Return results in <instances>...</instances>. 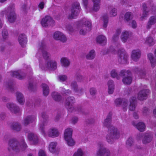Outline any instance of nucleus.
I'll return each mask as SVG.
<instances>
[{
	"mask_svg": "<svg viewBox=\"0 0 156 156\" xmlns=\"http://www.w3.org/2000/svg\"><path fill=\"white\" fill-rule=\"evenodd\" d=\"M112 114H109L104 121V126L108 128V133L106 136L107 141L109 143H112L114 140L118 139L120 136V133L117 128L111 125Z\"/></svg>",
	"mask_w": 156,
	"mask_h": 156,
	"instance_id": "f257e3e1",
	"label": "nucleus"
},
{
	"mask_svg": "<svg viewBox=\"0 0 156 156\" xmlns=\"http://www.w3.org/2000/svg\"><path fill=\"white\" fill-rule=\"evenodd\" d=\"M9 150L12 149L16 152L23 151L27 147V145L24 142L23 140L20 143L15 139H11L9 140Z\"/></svg>",
	"mask_w": 156,
	"mask_h": 156,
	"instance_id": "f03ea898",
	"label": "nucleus"
},
{
	"mask_svg": "<svg viewBox=\"0 0 156 156\" xmlns=\"http://www.w3.org/2000/svg\"><path fill=\"white\" fill-rule=\"evenodd\" d=\"M6 13L8 21L11 23L14 22L16 19V16L14 12V6L13 5L11 7H9L7 9V10L2 11L0 13L1 16H3L4 14Z\"/></svg>",
	"mask_w": 156,
	"mask_h": 156,
	"instance_id": "7ed1b4c3",
	"label": "nucleus"
},
{
	"mask_svg": "<svg viewBox=\"0 0 156 156\" xmlns=\"http://www.w3.org/2000/svg\"><path fill=\"white\" fill-rule=\"evenodd\" d=\"M79 25L80 28V33L81 34H85L87 31L91 29V23L85 18L80 21Z\"/></svg>",
	"mask_w": 156,
	"mask_h": 156,
	"instance_id": "20e7f679",
	"label": "nucleus"
},
{
	"mask_svg": "<svg viewBox=\"0 0 156 156\" xmlns=\"http://www.w3.org/2000/svg\"><path fill=\"white\" fill-rule=\"evenodd\" d=\"M40 120L39 124V129L41 131L42 134L44 136H46L44 131V126H46L48 123L47 120V116L44 112L42 113L39 117Z\"/></svg>",
	"mask_w": 156,
	"mask_h": 156,
	"instance_id": "39448f33",
	"label": "nucleus"
},
{
	"mask_svg": "<svg viewBox=\"0 0 156 156\" xmlns=\"http://www.w3.org/2000/svg\"><path fill=\"white\" fill-rule=\"evenodd\" d=\"M73 130L68 128L65 129L64 133V138L67 144L69 146H72L75 144V142L72 137Z\"/></svg>",
	"mask_w": 156,
	"mask_h": 156,
	"instance_id": "423d86ee",
	"label": "nucleus"
},
{
	"mask_svg": "<svg viewBox=\"0 0 156 156\" xmlns=\"http://www.w3.org/2000/svg\"><path fill=\"white\" fill-rule=\"evenodd\" d=\"M80 10V3L78 2H76L73 5L71 10V13L68 16L69 19L75 18L79 14Z\"/></svg>",
	"mask_w": 156,
	"mask_h": 156,
	"instance_id": "0eeeda50",
	"label": "nucleus"
},
{
	"mask_svg": "<svg viewBox=\"0 0 156 156\" xmlns=\"http://www.w3.org/2000/svg\"><path fill=\"white\" fill-rule=\"evenodd\" d=\"M97 156H111L109 151L106 148L104 144L99 143L98 144V150L96 153Z\"/></svg>",
	"mask_w": 156,
	"mask_h": 156,
	"instance_id": "6e6552de",
	"label": "nucleus"
},
{
	"mask_svg": "<svg viewBox=\"0 0 156 156\" xmlns=\"http://www.w3.org/2000/svg\"><path fill=\"white\" fill-rule=\"evenodd\" d=\"M118 59L119 62L121 64L127 63L128 55L124 49H119L117 52Z\"/></svg>",
	"mask_w": 156,
	"mask_h": 156,
	"instance_id": "1a4fd4ad",
	"label": "nucleus"
},
{
	"mask_svg": "<svg viewBox=\"0 0 156 156\" xmlns=\"http://www.w3.org/2000/svg\"><path fill=\"white\" fill-rule=\"evenodd\" d=\"M57 64L55 60H49L46 63L44 66H43L41 64L40 65V67L44 70H55L57 67Z\"/></svg>",
	"mask_w": 156,
	"mask_h": 156,
	"instance_id": "9d476101",
	"label": "nucleus"
},
{
	"mask_svg": "<svg viewBox=\"0 0 156 156\" xmlns=\"http://www.w3.org/2000/svg\"><path fill=\"white\" fill-rule=\"evenodd\" d=\"M120 74L121 76H124L122 79V82L124 84H129L131 83L132 78L129 71L122 70L120 72Z\"/></svg>",
	"mask_w": 156,
	"mask_h": 156,
	"instance_id": "9b49d317",
	"label": "nucleus"
},
{
	"mask_svg": "<svg viewBox=\"0 0 156 156\" xmlns=\"http://www.w3.org/2000/svg\"><path fill=\"white\" fill-rule=\"evenodd\" d=\"M143 137L142 142L143 143L146 144L150 142L152 139V134L150 133H147L144 135L139 134L137 135L136 138L137 140H140L141 137Z\"/></svg>",
	"mask_w": 156,
	"mask_h": 156,
	"instance_id": "f8f14e48",
	"label": "nucleus"
},
{
	"mask_svg": "<svg viewBox=\"0 0 156 156\" xmlns=\"http://www.w3.org/2000/svg\"><path fill=\"white\" fill-rule=\"evenodd\" d=\"M42 53L43 57L44 59H46L49 58L50 55L46 51L45 44L44 43H42L38 50V52L37 53V57L40 56Z\"/></svg>",
	"mask_w": 156,
	"mask_h": 156,
	"instance_id": "ddd939ff",
	"label": "nucleus"
},
{
	"mask_svg": "<svg viewBox=\"0 0 156 156\" xmlns=\"http://www.w3.org/2000/svg\"><path fill=\"white\" fill-rule=\"evenodd\" d=\"M41 23L43 26H53L55 25V22L52 18L49 16H46L42 20Z\"/></svg>",
	"mask_w": 156,
	"mask_h": 156,
	"instance_id": "4468645a",
	"label": "nucleus"
},
{
	"mask_svg": "<svg viewBox=\"0 0 156 156\" xmlns=\"http://www.w3.org/2000/svg\"><path fill=\"white\" fill-rule=\"evenodd\" d=\"M115 105L117 106H122L124 111L127 110L128 103V101L126 99L124 98H118L115 100Z\"/></svg>",
	"mask_w": 156,
	"mask_h": 156,
	"instance_id": "2eb2a0df",
	"label": "nucleus"
},
{
	"mask_svg": "<svg viewBox=\"0 0 156 156\" xmlns=\"http://www.w3.org/2000/svg\"><path fill=\"white\" fill-rule=\"evenodd\" d=\"M6 107L11 112L15 114L20 113L21 111L19 107L13 103H7Z\"/></svg>",
	"mask_w": 156,
	"mask_h": 156,
	"instance_id": "dca6fc26",
	"label": "nucleus"
},
{
	"mask_svg": "<svg viewBox=\"0 0 156 156\" xmlns=\"http://www.w3.org/2000/svg\"><path fill=\"white\" fill-rule=\"evenodd\" d=\"M93 4V5L92 8L89 9V12L93 11L94 12H98L101 6V0H91Z\"/></svg>",
	"mask_w": 156,
	"mask_h": 156,
	"instance_id": "f3484780",
	"label": "nucleus"
},
{
	"mask_svg": "<svg viewBox=\"0 0 156 156\" xmlns=\"http://www.w3.org/2000/svg\"><path fill=\"white\" fill-rule=\"evenodd\" d=\"M28 138L29 140L34 144H37L40 141L39 136L36 134L32 133H30L28 134Z\"/></svg>",
	"mask_w": 156,
	"mask_h": 156,
	"instance_id": "a211bd4d",
	"label": "nucleus"
},
{
	"mask_svg": "<svg viewBox=\"0 0 156 156\" xmlns=\"http://www.w3.org/2000/svg\"><path fill=\"white\" fill-rule=\"evenodd\" d=\"M59 133L58 129L54 127L50 128L47 132V134L50 137L54 138L58 136Z\"/></svg>",
	"mask_w": 156,
	"mask_h": 156,
	"instance_id": "6ab92c4d",
	"label": "nucleus"
},
{
	"mask_svg": "<svg viewBox=\"0 0 156 156\" xmlns=\"http://www.w3.org/2000/svg\"><path fill=\"white\" fill-rule=\"evenodd\" d=\"M150 93V90L148 89L143 90L140 91L138 94L137 98L140 100L146 99L147 96Z\"/></svg>",
	"mask_w": 156,
	"mask_h": 156,
	"instance_id": "aec40b11",
	"label": "nucleus"
},
{
	"mask_svg": "<svg viewBox=\"0 0 156 156\" xmlns=\"http://www.w3.org/2000/svg\"><path fill=\"white\" fill-rule=\"evenodd\" d=\"M53 37L56 40H60L63 42H66L67 40L65 35L59 31H56L54 33Z\"/></svg>",
	"mask_w": 156,
	"mask_h": 156,
	"instance_id": "412c9836",
	"label": "nucleus"
},
{
	"mask_svg": "<svg viewBox=\"0 0 156 156\" xmlns=\"http://www.w3.org/2000/svg\"><path fill=\"white\" fill-rule=\"evenodd\" d=\"M75 99L73 97H71L68 98L66 101V106L69 111L72 112L71 109L73 108V105Z\"/></svg>",
	"mask_w": 156,
	"mask_h": 156,
	"instance_id": "4be33fe9",
	"label": "nucleus"
},
{
	"mask_svg": "<svg viewBox=\"0 0 156 156\" xmlns=\"http://www.w3.org/2000/svg\"><path fill=\"white\" fill-rule=\"evenodd\" d=\"M141 52L139 50H134L132 52L131 57L132 59L135 61H137L140 58Z\"/></svg>",
	"mask_w": 156,
	"mask_h": 156,
	"instance_id": "5701e85b",
	"label": "nucleus"
},
{
	"mask_svg": "<svg viewBox=\"0 0 156 156\" xmlns=\"http://www.w3.org/2000/svg\"><path fill=\"white\" fill-rule=\"evenodd\" d=\"M36 119V115H35L30 116H28L24 119L23 124L25 125L26 126L30 123L34 122Z\"/></svg>",
	"mask_w": 156,
	"mask_h": 156,
	"instance_id": "b1692460",
	"label": "nucleus"
},
{
	"mask_svg": "<svg viewBox=\"0 0 156 156\" xmlns=\"http://www.w3.org/2000/svg\"><path fill=\"white\" fill-rule=\"evenodd\" d=\"M10 73L12 76L20 80L23 79L25 76V74L20 70L11 72Z\"/></svg>",
	"mask_w": 156,
	"mask_h": 156,
	"instance_id": "393cba45",
	"label": "nucleus"
},
{
	"mask_svg": "<svg viewBox=\"0 0 156 156\" xmlns=\"http://www.w3.org/2000/svg\"><path fill=\"white\" fill-rule=\"evenodd\" d=\"M20 45L24 47L27 43V38L25 35L21 34L19 37L18 39Z\"/></svg>",
	"mask_w": 156,
	"mask_h": 156,
	"instance_id": "a878e982",
	"label": "nucleus"
},
{
	"mask_svg": "<svg viewBox=\"0 0 156 156\" xmlns=\"http://www.w3.org/2000/svg\"><path fill=\"white\" fill-rule=\"evenodd\" d=\"M108 93L109 94H112L115 89L114 82L112 80H109L108 82Z\"/></svg>",
	"mask_w": 156,
	"mask_h": 156,
	"instance_id": "bb28decb",
	"label": "nucleus"
},
{
	"mask_svg": "<svg viewBox=\"0 0 156 156\" xmlns=\"http://www.w3.org/2000/svg\"><path fill=\"white\" fill-rule=\"evenodd\" d=\"M144 44L149 46H153L155 44V41L153 38L151 37H148L145 39Z\"/></svg>",
	"mask_w": 156,
	"mask_h": 156,
	"instance_id": "cd10ccee",
	"label": "nucleus"
},
{
	"mask_svg": "<svg viewBox=\"0 0 156 156\" xmlns=\"http://www.w3.org/2000/svg\"><path fill=\"white\" fill-rule=\"evenodd\" d=\"M16 96L18 102L20 104H23L25 101L23 95L21 93L17 92L16 93Z\"/></svg>",
	"mask_w": 156,
	"mask_h": 156,
	"instance_id": "c85d7f7f",
	"label": "nucleus"
},
{
	"mask_svg": "<svg viewBox=\"0 0 156 156\" xmlns=\"http://www.w3.org/2000/svg\"><path fill=\"white\" fill-rule=\"evenodd\" d=\"M131 34V33L128 31H123L121 36V38L122 41L124 42H126L130 35Z\"/></svg>",
	"mask_w": 156,
	"mask_h": 156,
	"instance_id": "c756f323",
	"label": "nucleus"
},
{
	"mask_svg": "<svg viewBox=\"0 0 156 156\" xmlns=\"http://www.w3.org/2000/svg\"><path fill=\"white\" fill-rule=\"evenodd\" d=\"M156 22V19L154 16L151 17L147 23L146 27L147 29H149L152 25L154 24Z\"/></svg>",
	"mask_w": 156,
	"mask_h": 156,
	"instance_id": "7c9ffc66",
	"label": "nucleus"
},
{
	"mask_svg": "<svg viewBox=\"0 0 156 156\" xmlns=\"http://www.w3.org/2000/svg\"><path fill=\"white\" fill-rule=\"evenodd\" d=\"M136 98L135 97H133L130 99V104L129 109L130 110H134L136 107Z\"/></svg>",
	"mask_w": 156,
	"mask_h": 156,
	"instance_id": "2f4dec72",
	"label": "nucleus"
},
{
	"mask_svg": "<svg viewBox=\"0 0 156 156\" xmlns=\"http://www.w3.org/2000/svg\"><path fill=\"white\" fill-rule=\"evenodd\" d=\"M96 41L99 44L104 45L106 42V38L104 36L100 35L97 37Z\"/></svg>",
	"mask_w": 156,
	"mask_h": 156,
	"instance_id": "473e14b6",
	"label": "nucleus"
},
{
	"mask_svg": "<svg viewBox=\"0 0 156 156\" xmlns=\"http://www.w3.org/2000/svg\"><path fill=\"white\" fill-rule=\"evenodd\" d=\"M57 143L56 142H51L49 144L48 148L50 151L53 153H55L56 150Z\"/></svg>",
	"mask_w": 156,
	"mask_h": 156,
	"instance_id": "72a5a7b5",
	"label": "nucleus"
},
{
	"mask_svg": "<svg viewBox=\"0 0 156 156\" xmlns=\"http://www.w3.org/2000/svg\"><path fill=\"white\" fill-rule=\"evenodd\" d=\"M143 12L142 16L141 17V20L145 19V18L148 15V11L147 8V6L146 4H144L143 5Z\"/></svg>",
	"mask_w": 156,
	"mask_h": 156,
	"instance_id": "f704fd0d",
	"label": "nucleus"
},
{
	"mask_svg": "<svg viewBox=\"0 0 156 156\" xmlns=\"http://www.w3.org/2000/svg\"><path fill=\"white\" fill-rule=\"evenodd\" d=\"M61 63L62 66L64 67H67L70 64L69 60L65 57H63L61 59Z\"/></svg>",
	"mask_w": 156,
	"mask_h": 156,
	"instance_id": "c9c22d12",
	"label": "nucleus"
},
{
	"mask_svg": "<svg viewBox=\"0 0 156 156\" xmlns=\"http://www.w3.org/2000/svg\"><path fill=\"white\" fill-rule=\"evenodd\" d=\"M133 125L134 126H136L137 129L139 131L143 132L145 130V126L144 123L142 122H139L136 125L135 124H133Z\"/></svg>",
	"mask_w": 156,
	"mask_h": 156,
	"instance_id": "e433bc0d",
	"label": "nucleus"
},
{
	"mask_svg": "<svg viewBox=\"0 0 156 156\" xmlns=\"http://www.w3.org/2000/svg\"><path fill=\"white\" fill-rule=\"evenodd\" d=\"M95 55V51L93 50H92L87 54L86 56V58L87 59L91 60L94 58Z\"/></svg>",
	"mask_w": 156,
	"mask_h": 156,
	"instance_id": "4c0bfd02",
	"label": "nucleus"
},
{
	"mask_svg": "<svg viewBox=\"0 0 156 156\" xmlns=\"http://www.w3.org/2000/svg\"><path fill=\"white\" fill-rule=\"evenodd\" d=\"M43 88V94L44 96H47L49 93V88L46 84L43 83L42 85Z\"/></svg>",
	"mask_w": 156,
	"mask_h": 156,
	"instance_id": "58836bf2",
	"label": "nucleus"
},
{
	"mask_svg": "<svg viewBox=\"0 0 156 156\" xmlns=\"http://www.w3.org/2000/svg\"><path fill=\"white\" fill-rule=\"evenodd\" d=\"M102 20L104 22L103 27L105 28L107 27L108 22V17L107 14H105L103 15Z\"/></svg>",
	"mask_w": 156,
	"mask_h": 156,
	"instance_id": "ea45409f",
	"label": "nucleus"
},
{
	"mask_svg": "<svg viewBox=\"0 0 156 156\" xmlns=\"http://www.w3.org/2000/svg\"><path fill=\"white\" fill-rule=\"evenodd\" d=\"M12 128L16 131H20L21 128L20 125L18 123H13L11 126Z\"/></svg>",
	"mask_w": 156,
	"mask_h": 156,
	"instance_id": "a19ab883",
	"label": "nucleus"
},
{
	"mask_svg": "<svg viewBox=\"0 0 156 156\" xmlns=\"http://www.w3.org/2000/svg\"><path fill=\"white\" fill-rule=\"evenodd\" d=\"M111 76L112 78L116 77L118 80H119L120 79V75H118L117 74L116 71L115 69H113L111 70L110 72Z\"/></svg>",
	"mask_w": 156,
	"mask_h": 156,
	"instance_id": "79ce46f5",
	"label": "nucleus"
},
{
	"mask_svg": "<svg viewBox=\"0 0 156 156\" xmlns=\"http://www.w3.org/2000/svg\"><path fill=\"white\" fill-rule=\"evenodd\" d=\"M52 96L53 99L56 101H59L61 99V96L59 94L56 92L52 93Z\"/></svg>",
	"mask_w": 156,
	"mask_h": 156,
	"instance_id": "37998d69",
	"label": "nucleus"
},
{
	"mask_svg": "<svg viewBox=\"0 0 156 156\" xmlns=\"http://www.w3.org/2000/svg\"><path fill=\"white\" fill-rule=\"evenodd\" d=\"M133 18V15L132 13L130 12H127L125 14L124 19L127 21L132 19Z\"/></svg>",
	"mask_w": 156,
	"mask_h": 156,
	"instance_id": "c03bdc74",
	"label": "nucleus"
},
{
	"mask_svg": "<svg viewBox=\"0 0 156 156\" xmlns=\"http://www.w3.org/2000/svg\"><path fill=\"white\" fill-rule=\"evenodd\" d=\"M82 2L86 11L87 12H89V9L91 8V7L88 5V0H82Z\"/></svg>",
	"mask_w": 156,
	"mask_h": 156,
	"instance_id": "a18cd8bd",
	"label": "nucleus"
},
{
	"mask_svg": "<svg viewBox=\"0 0 156 156\" xmlns=\"http://www.w3.org/2000/svg\"><path fill=\"white\" fill-rule=\"evenodd\" d=\"M71 88L75 92H78V86L76 82H72L71 83Z\"/></svg>",
	"mask_w": 156,
	"mask_h": 156,
	"instance_id": "49530a36",
	"label": "nucleus"
},
{
	"mask_svg": "<svg viewBox=\"0 0 156 156\" xmlns=\"http://www.w3.org/2000/svg\"><path fill=\"white\" fill-rule=\"evenodd\" d=\"M2 36L3 40L5 41L8 39V34L6 30L5 29L2 31Z\"/></svg>",
	"mask_w": 156,
	"mask_h": 156,
	"instance_id": "de8ad7c7",
	"label": "nucleus"
},
{
	"mask_svg": "<svg viewBox=\"0 0 156 156\" xmlns=\"http://www.w3.org/2000/svg\"><path fill=\"white\" fill-rule=\"evenodd\" d=\"M83 154L82 150L81 149H79L77 151L74 153L73 156H83Z\"/></svg>",
	"mask_w": 156,
	"mask_h": 156,
	"instance_id": "09e8293b",
	"label": "nucleus"
},
{
	"mask_svg": "<svg viewBox=\"0 0 156 156\" xmlns=\"http://www.w3.org/2000/svg\"><path fill=\"white\" fill-rule=\"evenodd\" d=\"M117 14V9L115 8H112L110 12V15L111 16H116Z\"/></svg>",
	"mask_w": 156,
	"mask_h": 156,
	"instance_id": "8fccbe9b",
	"label": "nucleus"
},
{
	"mask_svg": "<svg viewBox=\"0 0 156 156\" xmlns=\"http://www.w3.org/2000/svg\"><path fill=\"white\" fill-rule=\"evenodd\" d=\"M121 30L120 29H118L117 30L116 32V34L113 37V39L114 41H116L118 40V36L121 33Z\"/></svg>",
	"mask_w": 156,
	"mask_h": 156,
	"instance_id": "3c124183",
	"label": "nucleus"
},
{
	"mask_svg": "<svg viewBox=\"0 0 156 156\" xmlns=\"http://www.w3.org/2000/svg\"><path fill=\"white\" fill-rule=\"evenodd\" d=\"M107 53L108 54H115L116 53L115 50L113 47H110V48L107 50Z\"/></svg>",
	"mask_w": 156,
	"mask_h": 156,
	"instance_id": "603ef678",
	"label": "nucleus"
},
{
	"mask_svg": "<svg viewBox=\"0 0 156 156\" xmlns=\"http://www.w3.org/2000/svg\"><path fill=\"white\" fill-rule=\"evenodd\" d=\"M133 143V140L132 137H130L127 140L126 142V144L130 146H131Z\"/></svg>",
	"mask_w": 156,
	"mask_h": 156,
	"instance_id": "864d4df0",
	"label": "nucleus"
},
{
	"mask_svg": "<svg viewBox=\"0 0 156 156\" xmlns=\"http://www.w3.org/2000/svg\"><path fill=\"white\" fill-rule=\"evenodd\" d=\"M90 92L91 95L92 96H94L96 94V90L94 88H91L90 89Z\"/></svg>",
	"mask_w": 156,
	"mask_h": 156,
	"instance_id": "5fc2aeb1",
	"label": "nucleus"
},
{
	"mask_svg": "<svg viewBox=\"0 0 156 156\" xmlns=\"http://www.w3.org/2000/svg\"><path fill=\"white\" fill-rule=\"evenodd\" d=\"M143 113L144 115H148L149 113V110L147 108L144 107L143 109Z\"/></svg>",
	"mask_w": 156,
	"mask_h": 156,
	"instance_id": "6e6d98bb",
	"label": "nucleus"
},
{
	"mask_svg": "<svg viewBox=\"0 0 156 156\" xmlns=\"http://www.w3.org/2000/svg\"><path fill=\"white\" fill-rule=\"evenodd\" d=\"M59 79L61 81H64L67 79V77L65 75H61L59 76Z\"/></svg>",
	"mask_w": 156,
	"mask_h": 156,
	"instance_id": "4d7b16f0",
	"label": "nucleus"
},
{
	"mask_svg": "<svg viewBox=\"0 0 156 156\" xmlns=\"http://www.w3.org/2000/svg\"><path fill=\"white\" fill-rule=\"evenodd\" d=\"M38 156H46L44 151L43 150H40L39 151Z\"/></svg>",
	"mask_w": 156,
	"mask_h": 156,
	"instance_id": "13d9d810",
	"label": "nucleus"
},
{
	"mask_svg": "<svg viewBox=\"0 0 156 156\" xmlns=\"http://www.w3.org/2000/svg\"><path fill=\"white\" fill-rule=\"evenodd\" d=\"M45 4V3L44 2H40L38 6L39 9H41V10H42L44 7Z\"/></svg>",
	"mask_w": 156,
	"mask_h": 156,
	"instance_id": "bf43d9fd",
	"label": "nucleus"
},
{
	"mask_svg": "<svg viewBox=\"0 0 156 156\" xmlns=\"http://www.w3.org/2000/svg\"><path fill=\"white\" fill-rule=\"evenodd\" d=\"M130 25L133 28H136L137 27V24L136 22L134 20H132Z\"/></svg>",
	"mask_w": 156,
	"mask_h": 156,
	"instance_id": "052dcab7",
	"label": "nucleus"
},
{
	"mask_svg": "<svg viewBox=\"0 0 156 156\" xmlns=\"http://www.w3.org/2000/svg\"><path fill=\"white\" fill-rule=\"evenodd\" d=\"M63 93L66 94V95H68L71 93V91L69 90H65L64 89H63Z\"/></svg>",
	"mask_w": 156,
	"mask_h": 156,
	"instance_id": "680f3d73",
	"label": "nucleus"
},
{
	"mask_svg": "<svg viewBox=\"0 0 156 156\" xmlns=\"http://www.w3.org/2000/svg\"><path fill=\"white\" fill-rule=\"evenodd\" d=\"M137 73L140 75L141 78H143L144 76L145 75L144 72L143 70H140Z\"/></svg>",
	"mask_w": 156,
	"mask_h": 156,
	"instance_id": "e2e57ef3",
	"label": "nucleus"
},
{
	"mask_svg": "<svg viewBox=\"0 0 156 156\" xmlns=\"http://www.w3.org/2000/svg\"><path fill=\"white\" fill-rule=\"evenodd\" d=\"M83 79V77L81 76L80 75H79L77 76V80L78 81L81 82L82 81Z\"/></svg>",
	"mask_w": 156,
	"mask_h": 156,
	"instance_id": "0e129e2a",
	"label": "nucleus"
},
{
	"mask_svg": "<svg viewBox=\"0 0 156 156\" xmlns=\"http://www.w3.org/2000/svg\"><path fill=\"white\" fill-rule=\"evenodd\" d=\"M78 121V118L76 117H73L72 119V122L73 123L75 124Z\"/></svg>",
	"mask_w": 156,
	"mask_h": 156,
	"instance_id": "69168bd1",
	"label": "nucleus"
},
{
	"mask_svg": "<svg viewBox=\"0 0 156 156\" xmlns=\"http://www.w3.org/2000/svg\"><path fill=\"white\" fill-rule=\"evenodd\" d=\"M5 117V114L4 113H2L0 114V120H3Z\"/></svg>",
	"mask_w": 156,
	"mask_h": 156,
	"instance_id": "338daca9",
	"label": "nucleus"
},
{
	"mask_svg": "<svg viewBox=\"0 0 156 156\" xmlns=\"http://www.w3.org/2000/svg\"><path fill=\"white\" fill-rule=\"evenodd\" d=\"M33 87V85L32 83H29L28 86V89H29L32 90Z\"/></svg>",
	"mask_w": 156,
	"mask_h": 156,
	"instance_id": "774afa93",
	"label": "nucleus"
}]
</instances>
